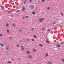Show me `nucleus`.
Returning a JSON list of instances; mask_svg holds the SVG:
<instances>
[{"mask_svg": "<svg viewBox=\"0 0 64 64\" xmlns=\"http://www.w3.org/2000/svg\"><path fill=\"white\" fill-rule=\"evenodd\" d=\"M28 57L29 58H30V59H31V58H33V57H32V56H31V55H29L28 56Z\"/></svg>", "mask_w": 64, "mask_h": 64, "instance_id": "obj_3", "label": "nucleus"}, {"mask_svg": "<svg viewBox=\"0 0 64 64\" xmlns=\"http://www.w3.org/2000/svg\"><path fill=\"white\" fill-rule=\"evenodd\" d=\"M6 26L7 27H9V24H6Z\"/></svg>", "mask_w": 64, "mask_h": 64, "instance_id": "obj_19", "label": "nucleus"}, {"mask_svg": "<svg viewBox=\"0 0 64 64\" xmlns=\"http://www.w3.org/2000/svg\"><path fill=\"white\" fill-rule=\"evenodd\" d=\"M46 42L48 43V44H50V42H49V41H48V40L47 39H46Z\"/></svg>", "mask_w": 64, "mask_h": 64, "instance_id": "obj_4", "label": "nucleus"}, {"mask_svg": "<svg viewBox=\"0 0 64 64\" xmlns=\"http://www.w3.org/2000/svg\"><path fill=\"white\" fill-rule=\"evenodd\" d=\"M13 25L14 27H16V25H15V24H13Z\"/></svg>", "mask_w": 64, "mask_h": 64, "instance_id": "obj_21", "label": "nucleus"}, {"mask_svg": "<svg viewBox=\"0 0 64 64\" xmlns=\"http://www.w3.org/2000/svg\"><path fill=\"white\" fill-rule=\"evenodd\" d=\"M62 62H64V59L63 58H62Z\"/></svg>", "mask_w": 64, "mask_h": 64, "instance_id": "obj_25", "label": "nucleus"}, {"mask_svg": "<svg viewBox=\"0 0 64 64\" xmlns=\"http://www.w3.org/2000/svg\"><path fill=\"white\" fill-rule=\"evenodd\" d=\"M11 10H14V9H12Z\"/></svg>", "mask_w": 64, "mask_h": 64, "instance_id": "obj_43", "label": "nucleus"}, {"mask_svg": "<svg viewBox=\"0 0 64 64\" xmlns=\"http://www.w3.org/2000/svg\"><path fill=\"white\" fill-rule=\"evenodd\" d=\"M50 30H48V32H49V31H50Z\"/></svg>", "mask_w": 64, "mask_h": 64, "instance_id": "obj_44", "label": "nucleus"}, {"mask_svg": "<svg viewBox=\"0 0 64 64\" xmlns=\"http://www.w3.org/2000/svg\"><path fill=\"white\" fill-rule=\"evenodd\" d=\"M29 64V62H28V64Z\"/></svg>", "mask_w": 64, "mask_h": 64, "instance_id": "obj_53", "label": "nucleus"}, {"mask_svg": "<svg viewBox=\"0 0 64 64\" xmlns=\"http://www.w3.org/2000/svg\"><path fill=\"white\" fill-rule=\"evenodd\" d=\"M18 60H20V58H18Z\"/></svg>", "mask_w": 64, "mask_h": 64, "instance_id": "obj_47", "label": "nucleus"}, {"mask_svg": "<svg viewBox=\"0 0 64 64\" xmlns=\"http://www.w3.org/2000/svg\"><path fill=\"white\" fill-rule=\"evenodd\" d=\"M23 8H25V6H23L22 7Z\"/></svg>", "mask_w": 64, "mask_h": 64, "instance_id": "obj_48", "label": "nucleus"}, {"mask_svg": "<svg viewBox=\"0 0 64 64\" xmlns=\"http://www.w3.org/2000/svg\"><path fill=\"white\" fill-rule=\"evenodd\" d=\"M18 8V6H17L16 7L17 9V8Z\"/></svg>", "mask_w": 64, "mask_h": 64, "instance_id": "obj_51", "label": "nucleus"}, {"mask_svg": "<svg viewBox=\"0 0 64 64\" xmlns=\"http://www.w3.org/2000/svg\"><path fill=\"white\" fill-rule=\"evenodd\" d=\"M33 51L34 52L36 51V50L35 49H34Z\"/></svg>", "mask_w": 64, "mask_h": 64, "instance_id": "obj_41", "label": "nucleus"}, {"mask_svg": "<svg viewBox=\"0 0 64 64\" xmlns=\"http://www.w3.org/2000/svg\"><path fill=\"white\" fill-rule=\"evenodd\" d=\"M42 2L43 3H44L45 2V0H42Z\"/></svg>", "mask_w": 64, "mask_h": 64, "instance_id": "obj_32", "label": "nucleus"}, {"mask_svg": "<svg viewBox=\"0 0 64 64\" xmlns=\"http://www.w3.org/2000/svg\"><path fill=\"white\" fill-rule=\"evenodd\" d=\"M61 44H62V45H63L64 44V42H61Z\"/></svg>", "mask_w": 64, "mask_h": 64, "instance_id": "obj_16", "label": "nucleus"}, {"mask_svg": "<svg viewBox=\"0 0 64 64\" xmlns=\"http://www.w3.org/2000/svg\"><path fill=\"white\" fill-rule=\"evenodd\" d=\"M0 44L1 46L2 47H4V44H2V43H0Z\"/></svg>", "mask_w": 64, "mask_h": 64, "instance_id": "obj_5", "label": "nucleus"}, {"mask_svg": "<svg viewBox=\"0 0 64 64\" xmlns=\"http://www.w3.org/2000/svg\"><path fill=\"white\" fill-rule=\"evenodd\" d=\"M9 38H10V39H12V38L11 36H10Z\"/></svg>", "mask_w": 64, "mask_h": 64, "instance_id": "obj_26", "label": "nucleus"}, {"mask_svg": "<svg viewBox=\"0 0 64 64\" xmlns=\"http://www.w3.org/2000/svg\"><path fill=\"white\" fill-rule=\"evenodd\" d=\"M6 49L7 50H8V49H9L8 48V47H7Z\"/></svg>", "mask_w": 64, "mask_h": 64, "instance_id": "obj_42", "label": "nucleus"}, {"mask_svg": "<svg viewBox=\"0 0 64 64\" xmlns=\"http://www.w3.org/2000/svg\"><path fill=\"white\" fill-rule=\"evenodd\" d=\"M21 47H23V46H21Z\"/></svg>", "mask_w": 64, "mask_h": 64, "instance_id": "obj_46", "label": "nucleus"}, {"mask_svg": "<svg viewBox=\"0 0 64 64\" xmlns=\"http://www.w3.org/2000/svg\"><path fill=\"white\" fill-rule=\"evenodd\" d=\"M25 16H24L22 18H23V19H25Z\"/></svg>", "mask_w": 64, "mask_h": 64, "instance_id": "obj_15", "label": "nucleus"}, {"mask_svg": "<svg viewBox=\"0 0 64 64\" xmlns=\"http://www.w3.org/2000/svg\"><path fill=\"white\" fill-rule=\"evenodd\" d=\"M34 38H37V36H36L34 35Z\"/></svg>", "mask_w": 64, "mask_h": 64, "instance_id": "obj_24", "label": "nucleus"}, {"mask_svg": "<svg viewBox=\"0 0 64 64\" xmlns=\"http://www.w3.org/2000/svg\"><path fill=\"white\" fill-rule=\"evenodd\" d=\"M12 11H8V13H12Z\"/></svg>", "mask_w": 64, "mask_h": 64, "instance_id": "obj_8", "label": "nucleus"}, {"mask_svg": "<svg viewBox=\"0 0 64 64\" xmlns=\"http://www.w3.org/2000/svg\"><path fill=\"white\" fill-rule=\"evenodd\" d=\"M7 32H9V30H7Z\"/></svg>", "mask_w": 64, "mask_h": 64, "instance_id": "obj_36", "label": "nucleus"}, {"mask_svg": "<svg viewBox=\"0 0 64 64\" xmlns=\"http://www.w3.org/2000/svg\"><path fill=\"white\" fill-rule=\"evenodd\" d=\"M25 48H22V51H24V50H25Z\"/></svg>", "mask_w": 64, "mask_h": 64, "instance_id": "obj_13", "label": "nucleus"}, {"mask_svg": "<svg viewBox=\"0 0 64 64\" xmlns=\"http://www.w3.org/2000/svg\"><path fill=\"white\" fill-rule=\"evenodd\" d=\"M22 0H20V1H22Z\"/></svg>", "mask_w": 64, "mask_h": 64, "instance_id": "obj_54", "label": "nucleus"}, {"mask_svg": "<svg viewBox=\"0 0 64 64\" xmlns=\"http://www.w3.org/2000/svg\"><path fill=\"white\" fill-rule=\"evenodd\" d=\"M30 1V0H29Z\"/></svg>", "mask_w": 64, "mask_h": 64, "instance_id": "obj_55", "label": "nucleus"}, {"mask_svg": "<svg viewBox=\"0 0 64 64\" xmlns=\"http://www.w3.org/2000/svg\"><path fill=\"white\" fill-rule=\"evenodd\" d=\"M22 10L23 11H25V8H24L22 9Z\"/></svg>", "mask_w": 64, "mask_h": 64, "instance_id": "obj_22", "label": "nucleus"}, {"mask_svg": "<svg viewBox=\"0 0 64 64\" xmlns=\"http://www.w3.org/2000/svg\"><path fill=\"white\" fill-rule=\"evenodd\" d=\"M34 30V28H33L32 29V31L33 32V30Z\"/></svg>", "mask_w": 64, "mask_h": 64, "instance_id": "obj_29", "label": "nucleus"}, {"mask_svg": "<svg viewBox=\"0 0 64 64\" xmlns=\"http://www.w3.org/2000/svg\"><path fill=\"white\" fill-rule=\"evenodd\" d=\"M16 12V13H18V12H19V10H17Z\"/></svg>", "mask_w": 64, "mask_h": 64, "instance_id": "obj_37", "label": "nucleus"}, {"mask_svg": "<svg viewBox=\"0 0 64 64\" xmlns=\"http://www.w3.org/2000/svg\"><path fill=\"white\" fill-rule=\"evenodd\" d=\"M42 30L43 31H44V30H45V28H42Z\"/></svg>", "mask_w": 64, "mask_h": 64, "instance_id": "obj_28", "label": "nucleus"}, {"mask_svg": "<svg viewBox=\"0 0 64 64\" xmlns=\"http://www.w3.org/2000/svg\"><path fill=\"white\" fill-rule=\"evenodd\" d=\"M48 64H52V62H49L48 63Z\"/></svg>", "mask_w": 64, "mask_h": 64, "instance_id": "obj_20", "label": "nucleus"}, {"mask_svg": "<svg viewBox=\"0 0 64 64\" xmlns=\"http://www.w3.org/2000/svg\"><path fill=\"white\" fill-rule=\"evenodd\" d=\"M32 40V41L34 42V39H33Z\"/></svg>", "mask_w": 64, "mask_h": 64, "instance_id": "obj_38", "label": "nucleus"}, {"mask_svg": "<svg viewBox=\"0 0 64 64\" xmlns=\"http://www.w3.org/2000/svg\"><path fill=\"white\" fill-rule=\"evenodd\" d=\"M16 46L18 47H20V46H19V44H17L16 45Z\"/></svg>", "mask_w": 64, "mask_h": 64, "instance_id": "obj_18", "label": "nucleus"}, {"mask_svg": "<svg viewBox=\"0 0 64 64\" xmlns=\"http://www.w3.org/2000/svg\"><path fill=\"white\" fill-rule=\"evenodd\" d=\"M56 46L58 47L59 48H60V47H61V46H60V45H57Z\"/></svg>", "mask_w": 64, "mask_h": 64, "instance_id": "obj_9", "label": "nucleus"}, {"mask_svg": "<svg viewBox=\"0 0 64 64\" xmlns=\"http://www.w3.org/2000/svg\"><path fill=\"white\" fill-rule=\"evenodd\" d=\"M60 13H61V14H62V16H63L64 15V14L62 13V12H60Z\"/></svg>", "mask_w": 64, "mask_h": 64, "instance_id": "obj_17", "label": "nucleus"}, {"mask_svg": "<svg viewBox=\"0 0 64 64\" xmlns=\"http://www.w3.org/2000/svg\"><path fill=\"white\" fill-rule=\"evenodd\" d=\"M3 36V35L1 34H0V37H1V36Z\"/></svg>", "mask_w": 64, "mask_h": 64, "instance_id": "obj_30", "label": "nucleus"}, {"mask_svg": "<svg viewBox=\"0 0 64 64\" xmlns=\"http://www.w3.org/2000/svg\"><path fill=\"white\" fill-rule=\"evenodd\" d=\"M44 20V18H40L39 19V21L40 22H43V20Z\"/></svg>", "mask_w": 64, "mask_h": 64, "instance_id": "obj_2", "label": "nucleus"}, {"mask_svg": "<svg viewBox=\"0 0 64 64\" xmlns=\"http://www.w3.org/2000/svg\"><path fill=\"white\" fill-rule=\"evenodd\" d=\"M47 10H49L50 9V8H47Z\"/></svg>", "mask_w": 64, "mask_h": 64, "instance_id": "obj_31", "label": "nucleus"}, {"mask_svg": "<svg viewBox=\"0 0 64 64\" xmlns=\"http://www.w3.org/2000/svg\"><path fill=\"white\" fill-rule=\"evenodd\" d=\"M48 56H49V55H48V54H47L45 56L46 57H48Z\"/></svg>", "mask_w": 64, "mask_h": 64, "instance_id": "obj_11", "label": "nucleus"}, {"mask_svg": "<svg viewBox=\"0 0 64 64\" xmlns=\"http://www.w3.org/2000/svg\"><path fill=\"white\" fill-rule=\"evenodd\" d=\"M9 46V45H8V46Z\"/></svg>", "mask_w": 64, "mask_h": 64, "instance_id": "obj_52", "label": "nucleus"}, {"mask_svg": "<svg viewBox=\"0 0 64 64\" xmlns=\"http://www.w3.org/2000/svg\"><path fill=\"white\" fill-rule=\"evenodd\" d=\"M11 17H13V15H11Z\"/></svg>", "mask_w": 64, "mask_h": 64, "instance_id": "obj_45", "label": "nucleus"}, {"mask_svg": "<svg viewBox=\"0 0 64 64\" xmlns=\"http://www.w3.org/2000/svg\"><path fill=\"white\" fill-rule=\"evenodd\" d=\"M26 53H27L28 54H30V52L27 51L26 52Z\"/></svg>", "mask_w": 64, "mask_h": 64, "instance_id": "obj_10", "label": "nucleus"}, {"mask_svg": "<svg viewBox=\"0 0 64 64\" xmlns=\"http://www.w3.org/2000/svg\"><path fill=\"white\" fill-rule=\"evenodd\" d=\"M27 40L28 41H29V40L28 39V40Z\"/></svg>", "mask_w": 64, "mask_h": 64, "instance_id": "obj_49", "label": "nucleus"}, {"mask_svg": "<svg viewBox=\"0 0 64 64\" xmlns=\"http://www.w3.org/2000/svg\"><path fill=\"white\" fill-rule=\"evenodd\" d=\"M29 7L31 9L33 10V9H34V7H35V6L33 5H30L29 6Z\"/></svg>", "mask_w": 64, "mask_h": 64, "instance_id": "obj_1", "label": "nucleus"}, {"mask_svg": "<svg viewBox=\"0 0 64 64\" xmlns=\"http://www.w3.org/2000/svg\"><path fill=\"white\" fill-rule=\"evenodd\" d=\"M39 46H41L42 47H43V45H42L41 44H39Z\"/></svg>", "mask_w": 64, "mask_h": 64, "instance_id": "obj_6", "label": "nucleus"}, {"mask_svg": "<svg viewBox=\"0 0 64 64\" xmlns=\"http://www.w3.org/2000/svg\"><path fill=\"white\" fill-rule=\"evenodd\" d=\"M19 31L20 32H22V30H19Z\"/></svg>", "mask_w": 64, "mask_h": 64, "instance_id": "obj_39", "label": "nucleus"}, {"mask_svg": "<svg viewBox=\"0 0 64 64\" xmlns=\"http://www.w3.org/2000/svg\"><path fill=\"white\" fill-rule=\"evenodd\" d=\"M27 2V1H26V0H24V5H25L26 4V2Z\"/></svg>", "mask_w": 64, "mask_h": 64, "instance_id": "obj_7", "label": "nucleus"}, {"mask_svg": "<svg viewBox=\"0 0 64 64\" xmlns=\"http://www.w3.org/2000/svg\"><path fill=\"white\" fill-rule=\"evenodd\" d=\"M56 23H57V22H54L52 23V24H53V25H55V24H56Z\"/></svg>", "mask_w": 64, "mask_h": 64, "instance_id": "obj_12", "label": "nucleus"}, {"mask_svg": "<svg viewBox=\"0 0 64 64\" xmlns=\"http://www.w3.org/2000/svg\"><path fill=\"white\" fill-rule=\"evenodd\" d=\"M35 12H32V14H33V15H34V14H35Z\"/></svg>", "mask_w": 64, "mask_h": 64, "instance_id": "obj_23", "label": "nucleus"}, {"mask_svg": "<svg viewBox=\"0 0 64 64\" xmlns=\"http://www.w3.org/2000/svg\"><path fill=\"white\" fill-rule=\"evenodd\" d=\"M8 64H12V62H8Z\"/></svg>", "mask_w": 64, "mask_h": 64, "instance_id": "obj_14", "label": "nucleus"}, {"mask_svg": "<svg viewBox=\"0 0 64 64\" xmlns=\"http://www.w3.org/2000/svg\"><path fill=\"white\" fill-rule=\"evenodd\" d=\"M11 60H12V61H13L14 60V59H11Z\"/></svg>", "mask_w": 64, "mask_h": 64, "instance_id": "obj_40", "label": "nucleus"}, {"mask_svg": "<svg viewBox=\"0 0 64 64\" xmlns=\"http://www.w3.org/2000/svg\"><path fill=\"white\" fill-rule=\"evenodd\" d=\"M30 3H32V1L31 0H30Z\"/></svg>", "mask_w": 64, "mask_h": 64, "instance_id": "obj_34", "label": "nucleus"}, {"mask_svg": "<svg viewBox=\"0 0 64 64\" xmlns=\"http://www.w3.org/2000/svg\"><path fill=\"white\" fill-rule=\"evenodd\" d=\"M26 18H28V16H26Z\"/></svg>", "mask_w": 64, "mask_h": 64, "instance_id": "obj_35", "label": "nucleus"}, {"mask_svg": "<svg viewBox=\"0 0 64 64\" xmlns=\"http://www.w3.org/2000/svg\"><path fill=\"white\" fill-rule=\"evenodd\" d=\"M47 1H50V0H47Z\"/></svg>", "mask_w": 64, "mask_h": 64, "instance_id": "obj_50", "label": "nucleus"}, {"mask_svg": "<svg viewBox=\"0 0 64 64\" xmlns=\"http://www.w3.org/2000/svg\"><path fill=\"white\" fill-rule=\"evenodd\" d=\"M38 2L39 3H40V1L39 0H38Z\"/></svg>", "mask_w": 64, "mask_h": 64, "instance_id": "obj_33", "label": "nucleus"}, {"mask_svg": "<svg viewBox=\"0 0 64 64\" xmlns=\"http://www.w3.org/2000/svg\"><path fill=\"white\" fill-rule=\"evenodd\" d=\"M2 7L3 9H4V6H2Z\"/></svg>", "mask_w": 64, "mask_h": 64, "instance_id": "obj_27", "label": "nucleus"}]
</instances>
